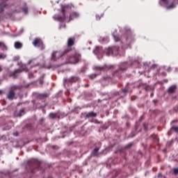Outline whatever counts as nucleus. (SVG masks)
<instances>
[{
    "label": "nucleus",
    "mask_w": 178,
    "mask_h": 178,
    "mask_svg": "<svg viewBox=\"0 0 178 178\" xmlns=\"http://www.w3.org/2000/svg\"><path fill=\"white\" fill-rule=\"evenodd\" d=\"M81 60V54H80L77 51H74V53L70 56L67 58L68 63H71L72 65H76V63H79Z\"/></svg>",
    "instance_id": "f257e3e1"
},
{
    "label": "nucleus",
    "mask_w": 178,
    "mask_h": 178,
    "mask_svg": "<svg viewBox=\"0 0 178 178\" xmlns=\"http://www.w3.org/2000/svg\"><path fill=\"white\" fill-rule=\"evenodd\" d=\"M69 52V49H65L63 51H53L51 54V60H53L54 62L56 61L57 59H59L60 58H63L66 54Z\"/></svg>",
    "instance_id": "f03ea898"
},
{
    "label": "nucleus",
    "mask_w": 178,
    "mask_h": 178,
    "mask_svg": "<svg viewBox=\"0 0 178 178\" xmlns=\"http://www.w3.org/2000/svg\"><path fill=\"white\" fill-rule=\"evenodd\" d=\"M119 51V47H108V49H105L104 52L107 56H111V55H116Z\"/></svg>",
    "instance_id": "7ed1b4c3"
},
{
    "label": "nucleus",
    "mask_w": 178,
    "mask_h": 178,
    "mask_svg": "<svg viewBox=\"0 0 178 178\" xmlns=\"http://www.w3.org/2000/svg\"><path fill=\"white\" fill-rule=\"evenodd\" d=\"M61 12L63 13V16H55L53 17V19H54V20H57V22H60L61 23H63V22L66 20V9H65V8H63Z\"/></svg>",
    "instance_id": "20e7f679"
},
{
    "label": "nucleus",
    "mask_w": 178,
    "mask_h": 178,
    "mask_svg": "<svg viewBox=\"0 0 178 178\" xmlns=\"http://www.w3.org/2000/svg\"><path fill=\"white\" fill-rule=\"evenodd\" d=\"M35 165H37L38 168H40V163L37 162L35 161H31V165L26 166V169L28 170V172H30V173H35Z\"/></svg>",
    "instance_id": "39448f33"
},
{
    "label": "nucleus",
    "mask_w": 178,
    "mask_h": 178,
    "mask_svg": "<svg viewBox=\"0 0 178 178\" xmlns=\"http://www.w3.org/2000/svg\"><path fill=\"white\" fill-rule=\"evenodd\" d=\"M22 69H17L15 70L12 74L11 76L13 77V79H17V76H19V73H22V72H29V69L26 67H22Z\"/></svg>",
    "instance_id": "423d86ee"
},
{
    "label": "nucleus",
    "mask_w": 178,
    "mask_h": 178,
    "mask_svg": "<svg viewBox=\"0 0 178 178\" xmlns=\"http://www.w3.org/2000/svg\"><path fill=\"white\" fill-rule=\"evenodd\" d=\"M74 41H76V38L75 37H72L68 38L67 42V49H69V52L70 51V48L74 45Z\"/></svg>",
    "instance_id": "0eeeda50"
},
{
    "label": "nucleus",
    "mask_w": 178,
    "mask_h": 178,
    "mask_svg": "<svg viewBox=\"0 0 178 178\" xmlns=\"http://www.w3.org/2000/svg\"><path fill=\"white\" fill-rule=\"evenodd\" d=\"M16 93L15 92L14 90H10L6 95L8 99L10 101H13L15 99Z\"/></svg>",
    "instance_id": "6e6552de"
},
{
    "label": "nucleus",
    "mask_w": 178,
    "mask_h": 178,
    "mask_svg": "<svg viewBox=\"0 0 178 178\" xmlns=\"http://www.w3.org/2000/svg\"><path fill=\"white\" fill-rule=\"evenodd\" d=\"M33 45L34 47H43L44 43L42 42V40L40 38H35L33 40Z\"/></svg>",
    "instance_id": "1a4fd4ad"
},
{
    "label": "nucleus",
    "mask_w": 178,
    "mask_h": 178,
    "mask_svg": "<svg viewBox=\"0 0 178 178\" xmlns=\"http://www.w3.org/2000/svg\"><path fill=\"white\" fill-rule=\"evenodd\" d=\"M65 83H76L79 81V77L77 76H71L68 79H65Z\"/></svg>",
    "instance_id": "9d476101"
},
{
    "label": "nucleus",
    "mask_w": 178,
    "mask_h": 178,
    "mask_svg": "<svg viewBox=\"0 0 178 178\" xmlns=\"http://www.w3.org/2000/svg\"><path fill=\"white\" fill-rule=\"evenodd\" d=\"M124 70H127V63H124L122 64L120 69L118 70L115 73H119V72H124Z\"/></svg>",
    "instance_id": "9b49d317"
},
{
    "label": "nucleus",
    "mask_w": 178,
    "mask_h": 178,
    "mask_svg": "<svg viewBox=\"0 0 178 178\" xmlns=\"http://www.w3.org/2000/svg\"><path fill=\"white\" fill-rule=\"evenodd\" d=\"M6 6H8V3H6V2H0V13H2V12H3L4 8H6Z\"/></svg>",
    "instance_id": "f8f14e48"
},
{
    "label": "nucleus",
    "mask_w": 178,
    "mask_h": 178,
    "mask_svg": "<svg viewBox=\"0 0 178 178\" xmlns=\"http://www.w3.org/2000/svg\"><path fill=\"white\" fill-rule=\"evenodd\" d=\"M80 16L78 13L73 12L70 15V20H73V19H76Z\"/></svg>",
    "instance_id": "ddd939ff"
},
{
    "label": "nucleus",
    "mask_w": 178,
    "mask_h": 178,
    "mask_svg": "<svg viewBox=\"0 0 178 178\" xmlns=\"http://www.w3.org/2000/svg\"><path fill=\"white\" fill-rule=\"evenodd\" d=\"M95 68L96 70H100L102 72V70H107V69H110L111 67L104 65L103 67L96 66Z\"/></svg>",
    "instance_id": "4468645a"
},
{
    "label": "nucleus",
    "mask_w": 178,
    "mask_h": 178,
    "mask_svg": "<svg viewBox=\"0 0 178 178\" xmlns=\"http://www.w3.org/2000/svg\"><path fill=\"white\" fill-rule=\"evenodd\" d=\"M177 87L175 85L170 86L169 88H168V93L169 94H173V92H175V91H176Z\"/></svg>",
    "instance_id": "2eb2a0df"
},
{
    "label": "nucleus",
    "mask_w": 178,
    "mask_h": 178,
    "mask_svg": "<svg viewBox=\"0 0 178 178\" xmlns=\"http://www.w3.org/2000/svg\"><path fill=\"white\" fill-rule=\"evenodd\" d=\"M97 117V113H94V111L89 112L86 115V118H95Z\"/></svg>",
    "instance_id": "dca6fc26"
},
{
    "label": "nucleus",
    "mask_w": 178,
    "mask_h": 178,
    "mask_svg": "<svg viewBox=\"0 0 178 178\" xmlns=\"http://www.w3.org/2000/svg\"><path fill=\"white\" fill-rule=\"evenodd\" d=\"M98 151H99V147L95 148L93 149V151L92 152V156H99V153H98Z\"/></svg>",
    "instance_id": "f3484780"
},
{
    "label": "nucleus",
    "mask_w": 178,
    "mask_h": 178,
    "mask_svg": "<svg viewBox=\"0 0 178 178\" xmlns=\"http://www.w3.org/2000/svg\"><path fill=\"white\" fill-rule=\"evenodd\" d=\"M47 97H48V94L47 93H42L38 95V99H45V98H47Z\"/></svg>",
    "instance_id": "a211bd4d"
},
{
    "label": "nucleus",
    "mask_w": 178,
    "mask_h": 178,
    "mask_svg": "<svg viewBox=\"0 0 178 178\" xmlns=\"http://www.w3.org/2000/svg\"><path fill=\"white\" fill-rule=\"evenodd\" d=\"M176 8V3L175 2L171 3L169 6L166 5V9L170 10V9H175Z\"/></svg>",
    "instance_id": "6ab92c4d"
},
{
    "label": "nucleus",
    "mask_w": 178,
    "mask_h": 178,
    "mask_svg": "<svg viewBox=\"0 0 178 178\" xmlns=\"http://www.w3.org/2000/svg\"><path fill=\"white\" fill-rule=\"evenodd\" d=\"M23 47V44L20 42H15V48L16 49H20Z\"/></svg>",
    "instance_id": "aec40b11"
},
{
    "label": "nucleus",
    "mask_w": 178,
    "mask_h": 178,
    "mask_svg": "<svg viewBox=\"0 0 178 178\" xmlns=\"http://www.w3.org/2000/svg\"><path fill=\"white\" fill-rule=\"evenodd\" d=\"M0 48H1L2 51H8V47L3 42H0Z\"/></svg>",
    "instance_id": "412c9836"
},
{
    "label": "nucleus",
    "mask_w": 178,
    "mask_h": 178,
    "mask_svg": "<svg viewBox=\"0 0 178 178\" xmlns=\"http://www.w3.org/2000/svg\"><path fill=\"white\" fill-rule=\"evenodd\" d=\"M102 49V47H101L99 46L96 47L95 49L94 50V54L95 55H98V54H99V52H101Z\"/></svg>",
    "instance_id": "4be33fe9"
},
{
    "label": "nucleus",
    "mask_w": 178,
    "mask_h": 178,
    "mask_svg": "<svg viewBox=\"0 0 178 178\" xmlns=\"http://www.w3.org/2000/svg\"><path fill=\"white\" fill-rule=\"evenodd\" d=\"M49 118H51V119H56V118H58V113H49Z\"/></svg>",
    "instance_id": "5701e85b"
},
{
    "label": "nucleus",
    "mask_w": 178,
    "mask_h": 178,
    "mask_svg": "<svg viewBox=\"0 0 178 178\" xmlns=\"http://www.w3.org/2000/svg\"><path fill=\"white\" fill-rule=\"evenodd\" d=\"M24 114V109L19 110V112L18 114L16 115V116H18L19 118H22V115Z\"/></svg>",
    "instance_id": "b1692460"
},
{
    "label": "nucleus",
    "mask_w": 178,
    "mask_h": 178,
    "mask_svg": "<svg viewBox=\"0 0 178 178\" xmlns=\"http://www.w3.org/2000/svg\"><path fill=\"white\" fill-rule=\"evenodd\" d=\"M22 12L25 13V15H27V13H29V8H27V6H25L22 8Z\"/></svg>",
    "instance_id": "393cba45"
},
{
    "label": "nucleus",
    "mask_w": 178,
    "mask_h": 178,
    "mask_svg": "<svg viewBox=\"0 0 178 178\" xmlns=\"http://www.w3.org/2000/svg\"><path fill=\"white\" fill-rule=\"evenodd\" d=\"M113 37L115 42L120 41V38H119V36L115 35V33L113 34Z\"/></svg>",
    "instance_id": "a878e982"
},
{
    "label": "nucleus",
    "mask_w": 178,
    "mask_h": 178,
    "mask_svg": "<svg viewBox=\"0 0 178 178\" xmlns=\"http://www.w3.org/2000/svg\"><path fill=\"white\" fill-rule=\"evenodd\" d=\"M38 81H39V84H41V86H42V84H44V75H42L40 77V79H39Z\"/></svg>",
    "instance_id": "bb28decb"
},
{
    "label": "nucleus",
    "mask_w": 178,
    "mask_h": 178,
    "mask_svg": "<svg viewBox=\"0 0 178 178\" xmlns=\"http://www.w3.org/2000/svg\"><path fill=\"white\" fill-rule=\"evenodd\" d=\"M170 130L171 131H175V133H178V127L173 126L171 127Z\"/></svg>",
    "instance_id": "cd10ccee"
},
{
    "label": "nucleus",
    "mask_w": 178,
    "mask_h": 178,
    "mask_svg": "<svg viewBox=\"0 0 178 178\" xmlns=\"http://www.w3.org/2000/svg\"><path fill=\"white\" fill-rule=\"evenodd\" d=\"M0 59H6V54H0Z\"/></svg>",
    "instance_id": "c85d7f7f"
},
{
    "label": "nucleus",
    "mask_w": 178,
    "mask_h": 178,
    "mask_svg": "<svg viewBox=\"0 0 178 178\" xmlns=\"http://www.w3.org/2000/svg\"><path fill=\"white\" fill-rule=\"evenodd\" d=\"M143 127H144V130L145 131H148V125L147 124H143Z\"/></svg>",
    "instance_id": "c756f323"
},
{
    "label": "nucleus",
    "mask_w": 178,
    "mask_h": 178,
    "mask_svg": "<svg viewBox=\"0 0 178 178\" xmlns=\"http://www.w3.org/2000/svg\"><path fill=\"white\" fill-rule=\"evenodd\" d=\"M95 77H97V74H95L90 76V79H91V80H94V79H95Z\"/></svg>",
    "instance_id": "7c9ffc66"
},
{
    "label": "nucleus",
    "mask_w": 178,
    "mask_h": 178,
    "mask_svg": "<svg viewBox=\"0 0 178 178\" xmlns=\"http://www.w3.org/2000/svg\"><path fill=\"white\" fill-rule=\"evenodd\" d=\"M131 147H133V143H129L128 145H127L125 146V148H131Z\"/></svg>",
    "instance_id": "2f4dec72"
},
{
    "label": "nucleus",
    "mask_w": 178,
    "mask_h": 178,
    "mask_svg": "<svg viewBox=\"0 0 178 178\" xmlns=\"http://www.w3.org/2000/svg\"><path fill=\"white\" fill-rule=\"evenodd\" d=\"M173 172H174V175H178V169L177 168H175Z\"/></svg>",
    "instance_id": "473e14b6"
},
{
    "label": "nucleus",
    "mask_w": 178,
    "mask_h": 178,
    "mask_svg": "<svg viewBox=\"0 0 178 178\" xmlns=\"http://www.w3.org/2000/svg\"><path fill=\"white\" fill-rule=\"evenodd\" d=\"M161 2H163L165 5H168V0H161Z\"/></svg>",
    "instance_id": "72a5a7b5"
},
{
    "label": "nucleus",
    "mask_w": 178,
    "mask_h": 178,
    "mask_svg": "<svg viewBox=\"0 0 178 178\" xmlns=\"http://www.w3.org/2000/svg\"><path fill=\"white\" fill-rule=\"evenodd\" d=\"M163 175H162V172H159V174H158V177L159 178V177H163Z\"/></svg>",
    "instance_id": "f704fd0d"
},
{
    "label": "nucleus",
    "mask_w": 178,
    "mask_h": 178,
    "mask_svg": "<svg viewBox=\"0 0 178 178\" xmlns=\"http://www.w3.org/2000/svg\"><path fill=\"white\" fill-rule=\"evenodd\" d=\"M123 92H127V87H125L124 89L122 90Z\"/></svg>",
    "instance_id": "c9c22d12"
},
{
    "label": "nucleus",
    "mask_w": 178,
    "mask_h": 178,
    "mask_svg": "<svg viewBox=\"0 0 178 178\" xmlns=\"http://www.w3.org/2000/svg\"><path fill=\"white\" fill-rule=\"evenodd\" d=\"M3 92V91L2 90H0V95H2Z\"/></svg>",
    "instance_id": "e433bc0d"
},
{
    "label": "nucleus",
    "mask_w": 178,
    "mask_h": 178,
    "mask_svg": "<svg viewBox=\"0 0 178 178\" xmlns=\"http://www.w3.org/2000/svg\"><path fill=\"white\" fill-rule=\"evenodd\" d=\"M152 67H153L154 69H155V67H156V65H152Z\"/></svg>",
    "instance_id": "4c0bfd02"
},
{
    "label": "nucleus",
    "mask_w": 178,
    "mask_h": 178,
    "mask_svg": "<svg viewBox=\"0 0 178 178\" xmlns=\"http://www.w3.org/2000/svg\"><path fill=\"white\" fill-rule=\"evenodd\" d=\"M95 123H98V124H99V121H98V120H96L95 121Z\"/></svg>",
    "instance_id": "58836bf2"
},
{
    "label": "nucleus",
    "mask_w": 178,
    "mask_h": 178,
    "mask_svg": "<svg viewBox=\"0 0 178 178\" xmlns=\"http://www.w3.org/2000/svg\"><path fill=\"white\" fill-rule=\"evenodd\" d=\"M85 87H86V88H87V87H90V85H88V84H86V85H85Z\"/></svg>",
    "instance_id": "ea45409f"
},
{
    "label": "nucleus",
    "mask_w": 178,
    "mask_h": 178,
    "mask_svg": "<svg viewBox=\"0 0 178 178\" xmlns=\"http://www.w3.org/2000/svg\"><path fill=\"white\" fill-rule=\"evenodd\" d=\"M148 65V63H144V66H147Z\"/></svg>",
    "instance_id": "a19ab883"
},
{
    "label": "nucleus",
    "mask_w": 178,
    "mask_h": 178,
    "mask_svg": "<svg viewBox=\"0 0 178 178\" xmlns=\"http://www.w3.org/2000/svg\"><path fill=\"white\" fill-rule=\"evenodd\" d=\"M2 70V67L0 66V72Z\"/></svg>",
    "instance_id": "79ce46f5"
}]
</instances>
